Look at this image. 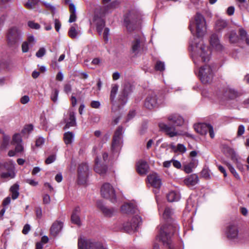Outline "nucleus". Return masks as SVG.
I'll return each instance as SVG.
<instances>
[{
	"label": "nucleus",
	"instance_id": "nucleus-4",
	"mask_svg": "<svg viewBox=\"0 0 249 249\" xmlns=\"http://www.w3.org/2000/svg\"><path fill=\"white\" fill-rule=\"evenodd\" d=\"M216 68L214 66L205 65L199 69L198 76L202 83L206 84L212 82Z\"/></svg>",
	"mask_w": 249,
	"mask_h": 249
},
{
	"label": "nucleus",
	"instance_id": "nucleus-3",
	"mask_svg": "<svg viewBox=\"0 0 249 249\" xmlns=\"http://www.w3.org/2000/svg\"><path fill=\"white\" fill-rule=\"evenodd\" d=\"M190 30L193 35L198 37L203 36L206 33L207 26L204 17L199 13H197L194 19L191 22Z\"/></svg>",
	"mask_w": 249,
	"mask_h": 249
},
{
	"label": "nucleus",
	"instance_id": "nucleus-39",
	"mask_svg": "<svg viewBox=\"0 0 249 249\" xmlns=\"http://www.w3.org/2000/svg\"><path fill=\"white\" fill-rule=\"evenodd\" d=\"M38 0H28L24 5L26 8L31 9L38 3Z\"/></svg>",
	"mask_w": 249,
	"mask_h": 249
},
{
	"label": "nucleus",
	"instance_id": "nucleus-7",
	"mask_svg": "<svg viewBox=\"0 0 249 249\" xmlns=\"http://www.w3.org/2000/svg\"><path fill=\"white\" fill-rule=\"evenodd\" d=\"M78 246L79 249H107L100 242L82 237L78 239Z\"/></svg>",
	"mask_w": 249,
	"mask_h": 249
},
{
	"label": "nucleus",
	"instance_id": "nucleus-20",
	"mask_svg": "<svg viewBox=\"0 0 249 249\" xmlns=\"http://www.w3.org/2000/svg\"><path fill=\"white\" fill-rule=\"evenodd\" d=\"M210 44L213 48L217 51H220L222 49L223 46L220 43L217 36L215 34L211 36L210 38Z\"/></svg>",
	"mask_w": 249,
	"mask_h": 249
},
{
	"label": "nucleus",
	"instance_id": "nucleus-60",
	"mask_svg": "<svg viewBox=\"0 0 249 249\" xmlns=\"http://www.w3.org/2000/svg\"><path fill=\"white\" fill-rule=\"evenodd\" d=\"M54 25H55V29L57 32H58L60 30V28L61 27V24L59 20L57 19H54Z\"/></svg>",
	"mask_w": 249,
	"mask_h": 249
},
{
	"label": "nucleus",
	"instance_id": "nucleus-64",
	"mask_svg": "<svg viewBox=\"0 0 249 249\" xmlns=\"http://www.w3.org/2000/svg\"><path fill=\"white\" fill-rule=\"evenodd\" d=\"M234 8L233 6H230L228 7L227 10V13L229 16H231L234 14Z\"/></svg>",
	"mask_w": 249,
	"mask_h": 249
},
{
	"label": "nucleus",
	"instance_id": "nucleus-52",
	"mask_svg": "<svg viewBox=\"0 0 249 249\" xmlns=\"http://www.w3.org/2000/svg\"><path fill=\"white\" fill-rule=\"evenodd\" d=\"M210 171L207 169H204L201 171V175L203 177L206 178H210Z\"/></svg>",
	"mask_w": 249,
	"mask_h": 249
},
{
	"label": "nucleus",
	"instance_id": "nucleus-27",
	"mask_svg": "<svg viewBox=\"0 0 249 249\" xmlns=\"http://www.w3.org/2000/svg\"><path fill=\"white\" fill-rule=\"evenodd\" d=\"M135 205L132 203L124 204L121 207L122 211L124 213H131L134 212Z\"/></svg>",
	"mask_w": 249,
	"mask_h": 249
},
{
	"label": "nucleus",
	"instance_id": "nucleus-30",
	"mask_svg": "<svg viewBox=\"0 0 249 249\" xmlns=\"http://www.w3.org/2000/svg\"><path fill=\"white\" fill-rule=\"evenodd\" d=\"M70 16L69 22L70 23L74 22L76 19V8L73 3L69 4Z\"/></svg>",
	"mask_w": 249,
	"mask_h": 249
},
{
	"label": "nucleus",
	"instance_id": "nucleus-34",
	"mask_svg": "<svg viewBox=\"0 0 249 249\" xmlns=\"http://www.w3.org/2000/svg\"><path fill=\"white\" fill-rule=\"evenodd\" d=\"M229 41L231 43H237L239 40V38L236 32L234 31H232L230 32L229 35Z\"/></svg>",
	"mask_w": 249,
	"mask_h": 249
},
{
	"label": "nucleus",
	"instance_id": "nucleus-21",
	"mask_svg": "<svg viewBox=\"0 0 249 249\" xmlns=\"http://www.w3.org/2000/svg\"><path fill=\"white\" fill-rule=\"evenodd\" d=\"M80 211V210L79 207L75 208L71 216V222L79 226L81 224V220L79 217Z\"/></svg>",
	"mask_w": 249,
	"mask_h": 249
},
{
	"label": "nucleus",
	"instance_id": "nucleus-48",
	"mask_svg": "<svg viewBox=\"0 0 249 249\" xmlns=\"http://www.w3.org/2000/svg\"><path fill=\"white\" fill-rule=\"evenodd\" d=\"M30 44L27 42L24 41L21 45V49L23 53H27L28 52L29 48H31Z\"/></svg>",
	"mask_w": 249,
	"mask_h": 249
},
{
	"label": "nucleus",
	"instance_id": "nucleus-10",
	"mask_svg": "<svg viewBox=\"0 0 249 249\" xmlns=\"http://www.w3.org/2000/svg\"><path fill=\"white\" fill-rule=\"evenodd\" d=\"M142 223V219L140 216L136 215L132 218L130 222L125 223L124 225V230L131 233L137 230V228Z\"/></svg>",
	"mask_w": 249,
	"mask_h": 249
},
{
	"label": "nucleus",
	"instance_id": "nucleus-2",
	"mask_svg": "<svg viewBox=\"0 0 249 249\" xmlns=\"http://www.w3.org/2000/svg\"><path fill=\"white\" fill-rule=\"evenodd\" d=\"M193 57L196 65H198L201 62L206 63L211 58V51L206 46L202 40H200L194 47H193Z\"/></svg>",
	"mask_w": 249,
	"mask_h": 249
},
{
	"label": "nucleus",
	"instance_id": "nucleus-46",
	"mask_svg": "<svg viewBox=\"0 0 249 249\" xmlns=\"http://www.w3.org/2000/svg\"><path fill=\"white\" fill-rule=\"evenodd\" d=\"M58 93L59 91L57 89H54L52 93L51 99L54 103H55L57 100Z\"/></svg>",
	"mask_w": 249,
	"mask_h": 249
},
{
	"label": "nucleus",
	"instance_id": "nucleus-62",
	"mask_svg": "<svg viewBox=\"0 0 249 249\" xmlns=\"http://www.w3.org/2000/svg\"><path fill=\"white\" fill-rule=\"evenodd\" d=\"M17 145L15 148V151L16 152H21L23 150V147L21 144V143H17Z\"/></svg>",
	"mask_w": 249,
	"mask_h": 249
},
{
	"label": "nucleus",
	"instance_id": "nucleus-55",
	"mask_svg": "<svg viewBox=\"0 0 249 249\" xmlns=\"http://www.w3.org/2000/svg\"><path fill=\"white\" fill-rule=\"evenodd\" d=\"M239 32L241 39L243 40L247 37V32L244 29H240Z\"/></svg>",
	"mask_w": 249,
	"mask_h": 249
},
{
	"label": "nucleus",
	"instance_id": "nucleus-17",
	"mask_svg": "<svg viewBox=\"0 0 249 249\" xmlns=\"http://www.w3.org/2000/svg\"><path fill=\"white\" fill-rule=\"evenodd\" d=\"M210 124L204 123H199L194 125V128L196 131L201 134L205 135L209 128Z\"/></svg>",
	"mask_w": 249,
	"mask_h": 249
},
{
	"label": "nucleus",
	"instance_id": "nucleus-45",
	"mask_svg": "<svg viewBox=\"0 0 249 249\" xmlns=\"http://www.w3.org/2000/svg\"><path fill=\"white\" fill-rule=\"evenodd\" d=\"M164 69L165 67L163 62L160 61H158L157 62L156 64L155 65V69L157 71H163L164 70Z\"/></svg>",
	"mask_w": 249,
	"mask_h": 249
},
{
	"label": "nucleus",
	"instance_id": "nucleus-1",
	"mask_svg": "<svg viewBox=\"0 0 249 249\" xmlns=\"http://www.w3.org/2000/svg\"><path fill=\"white\" fill-rule=\"evenodd\" d=\"M173 212L169 208H166L163 213V218L166 221L167 224L160 228L159 234L160 240L161 241L163 245L169 249H175L172 245L171 235L175 231V227L170 222L172 221V216Z\"/></svg>",
	"mask_w": 249,
	"mask_h": 249
},
{
	"label": "nucleus",
	"instance_id": "nucleus-15",
	"mask_svg": "<svg viewBox=\"0 0 249 249\" xmlns=\"http://www.w3.org/2000/svg\"><path fill=\"white\" fill-rule=\"evenodd\" d=\"M157 105V97L154 93H152L148 96L145 101L144 106L148 109H152Z\"/></svg>",
	"mask_w": 249,
	"mask_h": 249
},
{
	"label": "nucleus",
	"instance_id": "nucleus-59",
	"mask_svg": "<svg viewBox=\"0 0 249 249\" xmlns=\"http://www.w3.org/2000/svg\"><path fill=\"white\" fill-rule=\"evenodd\" d=\"M25 182L33 186H36L38 184V182L37 181L32 179H26L25 180Z\"/></svg>",
	"mask_w": 249,
	"mask_h": 249
},
{
	"label": "nucleus",
	"instance_id": "nucleus-58",
	"mask_svg": "<svg viewBox=\"0 0 249 249\" xmlns=\"http://www.w3.org/2000/svg\"><path fill=\"white\" fill-rule=\"evenodd\" d=\"M44 143V139L43 138L40 137V138H38L36 140V145L37 147H39V146H41L42 144H43Z\"/></svg>",
	"mask_w": 249,
	"mask_h": 249
},
{
	"label": "nucleus",
	"instance_id": "nucleus-42",
	"mask_svg": "<svg viewBox=\"0 0 249 249\" xmlns=\"http://www.w3.org/2000/svg\"><path fill=\"white\" fill-rule=\"evenodd\" d=\"M10 137L7 135H4L3 136V141L1 145L2 149H5L9 143Z\"/></svg>",
	"mask_w": 249,
	"mask_h": 249
},
{
	"label": "nucleus",
	"instance_id": "nucleus-40",
	"mask_svg": "<svg viewBox=\"0 0 249 249\" xmlns=\"http://www.w3.org/2000/svg\"><path fill=\"white\" fill-rule=\"evenodd\" d=\"M69 36L72 38L76 37L78 34V32L76 29L75 27L72 26L68 32Z\"/></svg>",
	"mask_w": 249,
	"mask_h": 249
},
{
	"label": "nucleus",
	"instance_id": "nucleus-23",
	"mask_svg": "<svg viewBox=\"0 0 249 249\" xmlns=\"http://www.w3.org/2000/svg\"><path fill=\"white\" fill-rule=\"evenodd\" d=\"M94 170L97 173L101 175H103L106 174L107 170V167L105 165H101L99 163V160L96 159L95 160Z\"/></svg>",
	"mask_w": 249,
	"mask_h": 249
},
{
	"label": "nucleus",
	"instance_id": "nucleus-9",
	"mask_svg": "<svg viewBox=\"0 0 249 249\" xmlns=\"http://www.w3.org/2000/svg\"><path fill=\"white\" fill-rule=\"evenodd\" d=\"M101 194L102 196L109 199L112 202L116 201V195L113 187L108 183L104 184L101 188Z\"/></svg>",
	"mask_w": 249,
	"mask_h": 249
},
{
	"label": "nucleus",
	"instance_id": "nucleus-16",
	"mask_svg": "<svg viewBox=\"0 0 249 249\" xmlns=\"http://www.w3.org/2000/svg\"><path fill=\"white\" fill-rule=\"evenodd\" d=\"M122 131L123 128L120 126H119L116 130L112 143V148L113 149H115L116 147L120 144Z\"/></svg>",
	"mask_w": 249,
	"mask_h": 249
},
{
	"label": "nucleus",
	"instance_id": "nucleus-6",
	"mask_svg": "<svg viewBox=\"0 0 249 249\" xmlns=\"http://www.w3.org/2000/svg\"><path fill=\"white\" fill-rule=\"evenodd\" d=\"M124 23L128 31L131 32L140 23V17L136 12H129L124 17Z\"/></svg>",
	"mask_w": 249,
	"mask_h": 249
},
{
	"label": "nucleus",
	"instance_id": "nucleus-8",
	"mask_svg": "<svg viewBox=\"0 0 249 249\" xmlns=\"http://www.w3.org/2000/svg\"><path fill=\"white\" fill-rule=\"evenodd\" d=\"M105 11L103 10L95 11L94 16L91 24L96 27L97 32L101 34L105 25V21L104 19Z\"/></svg>",
	"mask_w": 249,
	"mask_h": 249
},
{
	"label": "nucleus",
	"instance_id": "nucleus-44",
	"mask_svg": "<svg viewBox=\"0 0 249 249\" xmlns=\"http://www.w3.org/2000/svg\"><path fill=\"white\" fill-rule=\"evenodd\" d=\"M15 173L14 171H8L7 173H1L0 177L1 178H13L15 177Z\"/></svg>",
	"mask_w": 249,
	"mask_h": 249
},
{
	"label": "nucleus",
	"instance_id": "nucleus-22",
	"mask_svg": "<svg viewBox=\"0 0 249 249\" xmlns=\"http://www.w3.org/2000/svg\"><path fill=\"white\" fill-rule=\"evenodd\" d=\"M198 181V176L196 174H192L185 178L184 182L187 186H194L197 183Z\"/></svg>",
	"mask_w": 249,
	"mask_h": 249
},
{
	"label": "nucleus",
	"instance_id": "nucleus-61",
	"mask_svg": "<svg viewBox=\"0 0 249 249\" xmlns=\"http://www.w3.org/2000/svg\"><path fill=\"white\" fill-rule=\"evenodd\" d=\"M29 97L27 95H24L20 98V102L22 104H27L29 101Z\"/></svg>",
	"mask_w": 249,
	"mask_h": 249
},
{
	"label": "nucleus",
	"instance_id": "nucleus-31",
	"mask_svg": "<svg viewBox=\"0 0 249 249\" xmlns=\"http://www.w3.org/2000/svg\"><path fill=\"white\" fill-rule=\"evenodd\" d=\"M0 166L1 168L3 167L4 169L8 171H14V165L11 160L1 162L0 163Z\"/></svg>",
	"mask_w": 249,
	"mask_h": 249
},
{
	"label": "nucleus",
	"instance_id": "nucleus-26",
	"mask_svg": "<svg viewBox=\"0 0 249 249\" xmlns=\"http://www.w3.org/2000/svg\"><path fill=\"white\" fill-rule=\"evenodd\" d=\"M76 118L74 112L71 111L69 113V118L66 122L64 128H68L71 126H74L76 125Z\"/></svg>",
	"mask_w": 249,
	"mask_h": 249
},
{
	"label": "nucleus",
	"instance_id": "nucleus-38",
	"mask_svg": "<svg viewBox=\"0 0 249 249\" xmlns=\"http://www.w3.org/2000/svg\"><path fill=\"white\" fill-rule=\"evenodd\" d=\"M226 96L229 98L233 99L237 96V92L233 89H229L226 91Z\"/></svg>",
	"mask_w": 249,
	"mask_h": 249
},
{
	"label": "nucleus",
	"instance_id": "nucleus-36",
	"mask_svg": "<svg viewBox=\"0 0 249 249\" xmlns=\"http://www.w3.org/2000/svg\"><path fill=\"white\" fill-rule=\"evenodd\" d=\"M227 26V22L226 20L223 19L218 20L215 24V28L217 30H221Z\"/></svg>",
	"mask_w": 249,
	"mask_h": 249
},
{
	"label": "nucleus",
	"instance_id": "nucleus-29",
	"mask_svg": "<svg viewBox=\"0 0 249 249\" xmlns=\"http://www.w3.org/2000/svg\"><path fill=\"white\" fill-rule=\"evenodd\" d=\"M180 194L178 192L171 191L167 195V198L169 202L177 201L180 199Z\"/></svg>",
	"mask_w": 249,
	"mask_h": 249
},
{
	"label": "nucleus",
	"instance_id": "nucleus-5",
	"mask_svg": "<svg viewBox=\"0 0 249 249\" xmlns=\"http://www.w3.org/2000/svg\"><path fill=\"white\" fill-rule=\"evenodd\" d=\"M21 31L17 27L10 28L7 33L6 39L8 45L12 47L17 44L22 39Z\"/></svg>",
	"mask_w": 249,
	"mask_h": 249
},
{
	"label": "nucleus",
	"instance_id": "nucleus-25",
	"mask_svg": "<svg viewBox=\"0 0 249 249\" xmlns=\"http://www.w3.org/2000/svg\"><path fill=\"white\" fill-rule=\"evenodd\" d=\"M140 39L139 36L135 38L134 40L132 42L131 44V51L133 53L137 54L138 53L141 47Z\"/></svg>",
	"mask_w": 249,
	"mask_h": 249
},
{
	"label": "nucleus",
	"instance_id": "nucleus-56",
	"mask_svg": "<svg viewBox=\"0 0 249 249\" xmlns=\"http://www.w3.org/2000/svg\"><path fill=\"white\" fill-rule=\"evenodd\" d=\"M55 160V157L54 155L49 156L45 160V163L47 164L53 162Z\"/></svg>",
	"mask_w": 249,
	"mask_h": 249
},
{
	"label": "nucleus",
	"instance_id": "nucleus-41",
	"mask_svg": "<svg viewBox=\"0 0 249 249\" xmlns=\"http://www.w3.org/2000/svg\"><path fill=\"white\" fill-rule=\"evenodd\" d=\"M195 167V164L194 162H190L188 164L184 165L183 166L184 171L186 173H190L192 172V169Z\"/></svg>",
	"mask_w": 249,
	"mask_h": 249
},
{
	"label": "nucleus",
	"instance_id": "nucleus-43",
	"mask_svg": "<svg viewBox=\"0 0 249 249\" xmlns=\"http://www.w3.org/2000/svg\"><path fill=\"white\" fill-rule=\"evenodd\" d=\"M21 141L22 139L20 134H15L13 136V139L11 143L12 144H16L17 143H21Z\"/></svg>",
	"mask_w": 249,
	"mask_h": 249
},
{
	"label": "nucleus",
	"instance_id": "nucleus-33",
	"mask_svg": "<svg viewBox=\"0 0 249 249\" xmlns=\"http://www.w3.org/2000/svg\"><path fill=\"white\" fill-rule=\"evenodd\" d=\"M19 186L18 185L15 184H14L10 188V191L12 193V198L13 199L17 198L19 196Z\"/></svg>",
	"mask_w": 249,
	"mask_h": 249
},
{
	"label": "nucleus",
	"instance_id": "nucleus-51",
	"mask_svg": "<svg viewBox=\"0 0 249 249\" xmlns=\"http://www.w3.org/2000/svg\"><path fill=\"white\" fill-rule=\"evenodd\" d=\"M46 53V50L44 48H40L36 53V57L40 58L42 57Z\"/></svg>",
	"mask_w": 249,
	"mask_h": 249
},
{
	"label": "nucleus",
	"instance_id": "nucleus-53",
	"mask_svg": "<svg viewBox=\"0 0 249 249\" xmlns=\"http://www.w3.org/2000/svg\"><path fill=\"white\" fill-rule=\"evenodd\" d=\"M71 90V86L70 84L67 83L64 85V91L66 93H69Z\"/></svg>",
	"mask_w": 249,
	"mask_h": 249
},
{
	"label": "nucleus",
	"instance_id": "nucleus-63",
	"mask_svg": "<svg viewBox=\"0 0 249 249\" xmlns=\"http://www.w3.org/2000/svg\"><path fill=\"white\" fill-rule=\"evenodd\" d=\"M30 225L28 224H26L24 226L22 232L24 234H26L28 233V232L30 231Z\"/></svg>",
	"mask_w": 249,
	"mask_h": 249
},
{
	"label": "nucleus",
	"instance_id": "nucleus-47",
	"mask_svg": "<svg viewBox=\"0 0 249 249\" xmlns=\"http://www.w3.org/2000/svg\"><path fill=\"white\" fill-rule=\"evenodd\" d=\"M227 166L228 167L229 169L231 171V172L233 174V175L238 179H240V178L238 173L236 172L234 168L230 164H227Z\"/></svg>",
	"mask_w": 249,
	"mask_h": 249
},
{
	"label": "nucleus",
	"instance_id": "nucleus-14",
	"mask_svg": "<svg viewBox=\"0 0 249 249\" xmlns=\"http://www.w3.org/2000/svg\"><path fill=\"white\" fill-rule=\"evenodd\" d=\"M148 183L153 187L159 188L161 184V179L156 173H152L147 176Z\"/></svg>",
	"mask_w": 249,
	"mask_h": 249
},
{
	"label": "nucleus",
	"instance_id": "nucleus-18",
	"mask_svg": "<svg viewBox=\"0 0 249 249\" xmlns=\"http://www.w3.org/2000/svg\"><path fill=\"white\" fill-rule=\"evenodd\" d=\"M63 223L59 221H55L50 229L51 234L55 236L61 230L63 227Z\"/></svg>",
	"mask_w": 249,
	"mask_h": 249
},
{
	"label": "nucleus",
	"instance_id": "nucleus-11",
	"mask_svg": "<svg viewBox=\"0 0 249 249\" xmlns=\"http://www.w3.org/2000/svg\"><path fill=\"white\" fill-rule=\"evenodd\" d=\"M226 235L229 239L233 241L239 242L242 239L241 234L239 233L238 228L235 225H231L228 227Z\"/></svg>",
	"mask_w": 249,
	"mask_h": 249
},
{
	"label": "nucleus",
	"instance_id": "nucleus-12",
	"mask_svg": "<svg viewBox=\"0 0 249 249\" xmlns=\"http://www.w3.org/2000/svg\"><path fill=\"white\" fill-rule=\"evenodd\" d=\"M88 171L89 167L86 163H81L79 165L78 169V183L79 184H84L86 183Z\"/></svg>",
	"mask_w": 249,
	"mask_h": 249
},
{
	"label": "nucleus",
	"instance_id": "nucleus-35",
	"mask_svg": "<svg viewBox=\"0 0 249 249\" xmlns=\"http://www.w3.org/2000/svg\"><path fill=\"white\" fill-rule=\"evenodd\" d=\"M101 210L104 213L105 215L107 216H111L115 213V211L113 209H109L104 206H102L100 207Z\"/></svg>",
	"mask_w": 249,
	"mask_h": 249
},
{
	"label": "nucleus",
	"instance_id": "nucleus-37",
	"mask_svg": "<svg viewBox=\"0 0 249 249\" xmlns=\"http://www.w3.org/2000/svg\"><path fill=\"white\" fill-rule=\"evenodd\" d=\"M171 147L175 150V152H179L180 153H185L186 151V148L182 144H178L177 148L174 145H171Z\"/></svg>",
	"mask_w": 249,
	"mask_h": 249
},
{
	"label": "nucleus",
	"instance_id": "nucleus-49",
	"mask_svg": "<svg viewBox=\"0 0 249 249\" xmlns=\"http://www.w3.org/2000/svg\"><path fill=\"white\" fill-rule=\"evenodd\" d=\"M25 41L30 44V47H33L36 42L34 37L32 35L29 36L27 37V40Z\"/></svg>",
	"mask_w": 249,
	"mask_h": 249
},
{
	"label": "nucleus",
	"instance_id": "nucleus-32",
	"mask_svg": "<svg viewBox=\"0 0 249 249\" xmlns=\"http://www.w3.org/2000/svg\"><path fill=\"white\" fill-rule=\"evenodd\" d=\"M118 88L119 87L117 84H113L111 85L110 94V100L112 103H113L114 101L115 98L118 92Z\"/></svg>",
	"mask_w": 249,
	"mask_h": 249
},
{
	"label": "nucleus",
	"instance_id": "nucleus-28",
	"mask_svg": "<svg viewBox=\"0 0 249 249\" xmlns=\"http://www.w3.org/2000/svg\"><path fill=\"white\" fill-rule=\"evenodd\" d=\"M74 135L71 132H67L64 134L63 140L66 145L71 144L74 140Z\"/></svg>",
	"mask_w": 249,
	"mask_h": 249
},
{
	"label": "nucleus",
	"instance_id": "nucleus-19",
	"mask_svg": "<svg viewBox=\"0 0 249 249\" xmlns=\"http://www.w3.org/2000/svg\"><path fill=\"white\" fill-rule=\"evenodd\" d=\"M168 120L177 126L182 125L184 124V119L178 114L170 115L168 117Z\"/></svg>",
	"mask_w": 249,
	"mask_h": 249
},
{
	"label": "nucleus",
	"instance_id": "nucleus-24",
	"mask_svg": "<svg viewBox=\"0 0 249 249\" xmlns=\"http://www.w3.org/2000/svg\"><path fill=\"white\" fill-rule=\"evenodd\" d=\"M148 165L146 161H140L139 162L137 165L138 172L141 174H145L148 170Z\"/></svg>",
	"mask_w": 249,
	"mask_h": 249
},
{
	"label": "nucleus",
	"instance_id": "nucleus-50",
	"mask_svg": "<svg viewBox=\"0 0 249 249\" xmlns=\"http://www.w3.org/2000/svg\"><path fill=\"white\" fill-rule=\"evenodd\" d=\"M28 26L32 29H38L40 28V25L37 23H35L32 21H30L28 23Z\"/></svg>",
	"mask_w": 249,
	"mask_h": 249
},
{
	"label": "nucleus",
	"instance_id": "nucleus-13",
	"mask_svg": "<svg viewBox=\"0 0 249 249\" xmlns=\"http://www.w3.org/2000/svg\"><path fill=\"white\" fill-rule=\"evenodd\" d=\"M159 126L160 129L164 131L170 137L182 135L181 133L177 131L174 127L169 126L164 123H160L159 124Z\"/></svg>",
	"mask_w": 249,
	"mask_h": 249
},
{
	"label": "nucleus",
	"instance_id": "nucleus-57",
	"mask_svg": "<svg viewBox=\"0 0 249 249\" xmlns=\"http://www.w3.org/2000/svg\"><path fill=\"white\" fill-rule=\"evenodd\" d=\"M90 106L92 108H98L100 106V103L98 101H92L90 103Z\"/></svg>",
	"mask_w": 249,
	"mask_h": 249
},
{
	"label": "nucleus",
	"instance_id": "nucleus-54",
	"mask_svg": "<svg viewBox=\"0 0 249 249\" xmlns=\"http://www.w3.org/2000/svg\"><path fill=\"white\" fill-rule=\"evenodd\" d=\"M245 132V127L243 125H240L238 128L237 131V135L238 136H241Z\"/></svg>",
	"mask_w": 249,
	"mask_h": 249
}]
</instances>
